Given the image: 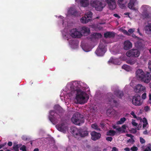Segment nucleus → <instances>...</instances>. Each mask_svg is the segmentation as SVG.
I'll use <instances>...</instances> for the list:
<instances>
[{
	"instance_id": "nucleus-1",
	"label": "nucleus",
	"mask_w": 151,
	"mask_h": 151,
	"mask_svg": "<svg viewBox=\"0 0 151 151\" xmlns=\"http://www.w3.org/2000/svg\"><path fill=\"white\" fill-rule=\"evenodd\" d=\"M77 84H78V83H76V86H74L75 88H73L72 92L75 93L76 102L77 104H84L86 102L85 100L86 93L80 89V87L77 85Z\"/></svg>"
},
{
	"instance_id": "nucleus-2",
	"label": "nucleus",
	"mask_w": 151,
	"mask_h": 151,
	"mask_svg": "<svg viewBox=\"0 0 151 151\" xmlns=\"http://www.w3.org/2000/svg\"><path fill=\"white\" fill-rule=\"evenodd\" d=\"M71 133L76 139L83 137L88 135V132L85 129L73 127L71 129Z\"/></svg>"
},
{
	"instance_id": "nucleus-3",
	"label": "nucleus",
	"mask_w": 151,
	"mask_h": 151,
	"mask_svg": "<svg viewBox=\"0 0 151 151\" xmlns=\"http://www.w3.org/2000/svg\"><path fill=\"white\" fill-rule=\"evenodd\" d=\"M73 124L77 125L80 126L84 122V119L79 113H74L71 119Z\"/></svg>"
},
{
	"instance_id": "nucleus-4",
	"label": "nucleus",
	"mask_w": 151,
	"mask_h": 151,
	"mask_svg": "<svg viewBox=\"0 0 151 151\" xmlns=\"http://www.w3.org/2000/svg\"><path fill=\"white\" fill-rule=\"evenodd\" d=\"M61 123L57 124L56 127L60 131L65 133L68 129V124L67 120L66 119L61 120Z\"/></svg>"
},
{
	"instance_id": "nucleus-5",
	"label": "nucleus",
	"mask_w": 151,
	"mask_h": 151,
	"mask_svg": "<svg viewBox=\"0 0 151 151\" xmlns=\"http://www.w3.org/2000/svg\"><path fill=\"white\" fill-rule=\"evenodd\" d=\"M91 4L93 7L95 8L96 10L99 11H102L105 6V2L104 1L95 0L93 1Z\"/></svg>"
},
{
	"instance_id": "nucleus-6",
	"label": "nucleus",
	"mask_w": 151,
	"mask_h": 151,
	"mask_svg": "<svg viewBox=\"0 0 151 151\" xmlns=\"http://www.w3.org/2000/svg\"><path fill=\"white\" fill-rule=\"evenodd\" d=\"M140 54L139 51L136 49H133L127 51L126 53V55L129 57H133L135 58L138 57Z\"/></svg>"
},
{
	"instance_id": "nucleus-7",
	"label": "nucleus",
	"mask_w": 151,
	"mask_h": 151,
	"mask_svg": "<svg viewBox=\"0 0 151 151\" xmlns=\"http://www.w3.org/2000/svg\"><path fill=\"white\" fill-rule=\"evenodd\" d=\"M106 51L105 46L100 44L95 52V53L98 56H103Z\"/></svg>"
},
{
	"instance_id": "nucleus-8",
	"label": "nucleus",
	"mask_w": 151,
	"mask_h": 151,
	"mask_svg": "<svg viewBox=\"0 0 151 151\" xmlns=\"http://www.w3.org/2000/svg\"><path fill=\"white\" fill-rule=\"evenodd\" d=\"M92 13L91 11L85 13V16L81 19V22L82 23H86L89 22L92 15Z\"/></svg>"
},
{
	"instance_id": "nucleus-9",
	"label": "nucleus",
	"mask_w": 151,
	"mask_h": 151,
	"mask_svg": "<svg viewBox=\"0 0 151 151\" xmlns=\"http://www.w3.org/2000/svg\"><path fill=\"white\" fill-rule=\"evenodd\" d=\"M70 34L71 36L75 38H80L82 35L81 32L78 31L76 29H73L70 32Z\"/></svg>"
},
{
	"instance_id": "nucleus-10",
	"label": "nucleus",
	"mask_w": 151,
	"mask_h": 151,
	"mask_svg": "<svg viewBox=\"0 0 151 151\" xmlns=\"http://www.w3.org/2000/svg\"><path fill=\"white\" fill-rule=\"evenodd\" d=\"M133 104L137 106H139L142 104L141 97L140 96H133L132 99Z\"/></svg>"
},
{
	"instance_id": "nucleus-11",
	"label": "nucleus",
	"mask_w": 151,
	"mask_h": 151,
	"mask_svg": "<svg viewBox=\"0 0 151 151\" xmlns=\"http://www.w3.org/2000/svg\"><path fill=\"white\" fill-rule=\"evenodd\" d=\"M145 73L142 69H138L136 72V77L138 80L141 81L142 79H143V77L144 76V75Z\"/></svg>"
},
{
	"instance_id": "nucleus-12",
	"label": "nucleus",
	"mask_w": 151,
	"mask_h": 151,
	"mask_svg": "<svg viewBox=\"0 0 151 151\" xmlns=\"http://www.w3.org/2000/svg\"><path fill=\"white\" fill-rule=\"evenodd\" d=\"M143 77V79H142L141 81L145 83H147L151 81V75L149 72H147L145 73L144 75V76Z\"/></svg>"
},
{
	"instance_id": "nucleus-13",
	"label": "nucleus",
	"mask_w": 151,
	"mask_h": 151,
	"mask_svg": "<svg viewBox=\"0 0 151 151\" xmlns=\"http://www.w3.org/2000/svg\"><path fill=\"white\" fill-rule=\"evenodd\" d=\"M91 139L94 141H96L99 139L101 136V134L99 133H97L94 131L92 132L91 133Z\"/></svg>"
},
{
	"instance_id": "nucleus-14",
	"label": "nucleus",
	"mask_w": 151,
	"mask_h": 151,
	"mask_svg": "<svg viewBox=\"0 0 151 151\" xmlns=\"http://www.w3.org/2000/svg\"><path fill=\"white\" fill-rule=\"evenodd\" d=\"M110 9H114L116 6L115 0H105Z\"/></svg>"
},
{
	"instance_id": "nucleus-15",
	"label": "nucleus",
	"mask_w": 151,
	"mask_h": 151,
	"mask_svg": "<svg viewBox=\"0 0 151 151\" xmlns=\"http://www.w3.org/2000/svg\"><path fill=\"white\" fill-rule=\"evenodd\" d=\"M108 95L110 96V99H109V101L113 105L115 106H118L119 103L116 100H114V96L113 95L112 93H110L108 94Z\"/></svg>"
},
{
	"instance_id": "nucleus-16",
	"label": "nucleus",
	"mask_w": 151,
	"mask_h": 151,
	"mask_svg": "<svg viewBox=\"0 0 151 151\" xmlns=\"http://www.w3.org/2000/svg\"><path fill=\"white\" fill-rule=\"evenodd\" d=\"M22 146V147L20 148V150H22V151H27L25 146L24 145H22V144H17L16 145H14L13 148L14 150H19V148Z\"/></svg>"
},
{
	"instance_id": "nucleus-17",
	"label": "nucleus",
	"mask_w": 151,
	"mask_h": 151,
	"mask_svg": "<svg viewBox=\"0 0 151 151\" xmlns=\"http://www.w3.org/2000/svg\"><path fill=\"white\" fill-rule=\"evenodd\" d=\"M144 29L146 33L149 34H151V22H147V24L145 26Z\"/></svg>"
},
{
	"instance_id": "nucleus-18",
	"label": "nucleus",
	"mask_w": 151,
	"mask_h": 151,
	"mask_svg": "<svg viewBox=\"0 0 151 151\" xmlns=\"http://www.w3.org/2000/svg\"><path fill=\"white\" fill-rule=\"evenodd\" d=\"M132 47V43L129 40H127L124 41V49L126 50H128Z\"/></svg>"
},
{
	"instance_id": "nucleus-19",
	"label": "nucleus",
	"mask_w": 151,
	"mask_h": 151,
	"mask_svg": "<svg viewBox=\"0 0 151 151\" xmlns=\"http://www.w3.org/2000/svg\"><path fill=\"white\" fill-rule=\"evenodd\" d=\"M145 89V86H142L141 84H138L135 87V91L136 93H138L141 92Z\"/></svg>"
},
{
	"instance_id": "nucleus-20",
	"label": "nucleus",
	"mask_w": 151,
	"mask_h": 151,
	"mask_svg": "<svg viewBox=\"0 0 151 151\" xmlns=\"http://www.w3.org/2000/svg\"><path fill=\"white\" fill-rule=\"evenodd\" d=\"M50 115L52 116V117H50L49 119L50 121L51 122L53 121V118H58L59 119V118H60L61 116L59 115H58V116H56V115H57V114L55 112V111L54 110L50 111Z\"/></svg>"
},
{
	"instance_id": "nucleus-21",
	"label": "nucleus",
	"mask_w": 151,
	"mask_h": 151,
	"mask_svg": "<svg viewBox=\"0 0 151 151\" xmlns=\"http://www.w3.org/2000/svg\"><path fill=\"white\" fill-rule=\"evenodd\" d=\"M115 35V33L114 32H107L104 34V37L106 38H113Z\"/></svg>"
},
{
	"instance_id": "nucleus-22",
	"label": "nucleus",
	"mask_w": 151,
	"mask_h": 151,
	"mask_svg": "<svg viewBox=\"0 0 151 151\" xmlns=\"http://www.w3.org/2000/svg\"><path fill=\"white\" fill-rule=\"evenodd\" d=\"M127 3L126 0H118L117 3L119 7L122 9H124L125 7V4Z\"/></svg>"
},
{
	"instance_id": "nucleus-23",
	"label": "nucleus",
	"mask_w": 151,
	"mask_h": 151,
	"mask_svg": "<svg viewBox=\"0 0 151 151\" xmlns=\"http://www.w3.org/2000/svg\"><path fill=\"white\" fill-rule=\"evenodd\" d=\"M114 94L119 99H122V97L124 96L123 92L120 90H116L114 92Z\"/></svg>"
},
{
	"instance_id": "nucleus-24",
	"label": "nucleus",
	"mask_w": 151,
	"mask_h": 151,
	"mask_svg": "<svg viewBox=\"0 0 151 151\" xmlns=\"http://www.w3.org/2000/svg\"><path fill=\"white\" fill-rule=\"evenodd\" d=\"M137 59L133 58L127 60L126 63L130 65H133L137 63Z\"/></svg>"
},
{
	"instance_id": "nucleus-25",
	"label": "nucleus",
	"mask_w": 151,
	"mask_h": 151,
	"mask_svg": "<svg viewBox=\"0 0 151 151\" xmlns=\"http://www.w3.org/2000/svg\"><path fill=\"white\" fill-rule=\"evenodd\" d=\"M81 31L84 35L89 34L90 32L89 28L86 27H82Z\"/></svg>"
},
{
	"instance_id": "nucleus-26",
	"label": "nucleus",
	"mask_w": 151,
	"mask_h": 151,
	"mask_svg": "<svg viewBox=\"0 0 151 151\" xmlns=\"http://www.w3.org/2000/svg\"><path fill=\"white\" fill-rule=\"evenodd\" d=\"M68 13L73 16H77L78 15V12L75 9L71 8L68 11Z\"/></svg>"
},
{
	"instance_id": "nucleus-27",
	"label": "nucleus",
	"mask_w": 151,
	"mask_h": 151,
	"mask_svg": "<svg viewBox=\"0 0 151 151\" xmlns=\"http://www.w3.org/2000/svg\"><path fill=\"white\" fill-rule=\"evenodd\" d=\"M136 1V0H130L128 4V7L130 9L135 10V9L134 7V4Z\"/></svg>"
},
{
	"instance_id": "nucleus-28",
	"label": "nucleus",
	"mask_w": 151,
	"mask_h": 151,
	"mask_svg": "<svg viewBox=\"0 0 151 151\" xmlns=\"http://www.w3.org/2000/svg\"><path fill=\"white\" fill-rule=\"evenodd\" d=\"M80 3L81 6L84 7L88 6L89 4V1L88 0H81Z\"/></svg>"
},
{
	"instance_id": "nucleus-29",
	"label": "nucleus",
	"mask_w": 151,
	"mask_h": 151,
	"mask_svg": "<svg viewBox=\"0 0 151 151\" xmlns=\"http://www.w3.org/2000/svg\"><path fill=\"white\" fill-rule=\"evenodd\" d=\"M91 127L97 131H100V129L99 128V126L96 123L92 124L91 125Z\"/></svg>"
},
{
	"instance_id": "nucleus-30",
	"label": "nucleus",
	"mask_w": 151,
	"mask_h": 151,
	"mask_svg": "<svg viewBox=\"0 0 151 151\" xmlns=\"http://www.w3.org/2000/svg\"><path fill=\"white\" fill-rule=\"evenodd\" d=\"M142 8L143 10V12H148L150 9V7L147 5H143L142 6Z\"/></svg>"
},
{
	"instance_id": "nucleus-31",
	"label": "nucleus",
	"mask_w": 151,
	"mask_h": 151,
	"mask_svg": "<svg viewBox=\"0 0 151 151\" xmlns=\"http://www.w3.org/2000/svg\"><path fill=\"white\" fill-rule=\"evenodd\" d=\"M122 68L127 71H129L131 70V68L129 66L124 64L123 65Z\"/></svg>"
},
{
	"instance_id": "nucleus-32",
	"label": "nucleus",
	"mask_w": 151,
	"mask_h": 151,
	"mask_svg": "<svg viewBox=\"0 0 151 151\" xmlns=\"http://www.w3.org/2000/svg\"><path fill=\"white\" fill-rule=\"evenodd\" d=\"M142 15L145 18H149L150 17L148 11L143 12Z\"/></svg>"
},
{
	"instance_id": "nucleus-33",
	"label": "nucleus",
	"mask_w": 151,
	"mask_h": 151,
	"mask_svg": "<svg viewBox=\"0 0 151 151\" xmlns=\"http://www.w3.org/2000/svg\"><path fill=\"white\" fill-rule=\"evenodd\" d=\"M116 132L113 130H110L107 132L106 134L107 135L114 136L115 135Z\"/></svg>"
},
{
	"instance_id": "nucleus-34",
	"label": "nucleus",
	"mask_w": 151,
	"mask_h": 151,
	"mask_svg": "<svg viewBox=\"0 0 151 151\" xmlns=\"http://www.w3.org/2000/svg\"><path fill=\"white\" fill-rule=\"evenodd\" d=\"M126 120V119L125 118L123 117L121 118L120 120L117 122V124H123Z\"/></svg>"
},
{
	"instance_id": "nucleus-35",
	"label": "nucleus",
	"mask_w": 151,
	"mask_h": 151,
	"mask_svg": "<svg viewBox=\"0 0 151 151\" xmlns=\"http://www.w3.org/2000/svg\"><path fill=\"white\" fill-rule=\"evenodd\" d=\"M93 35L95 38H101L102 37L101 34L99 33H95L93 34Z\"/></svg>"
},
{
	"instance_id": "nucleus-36",
	"label": "nucleus",
	"mask_w": 151,
	"mask_h": 151,
	"mask_svg": "<svg viewBox=\"0 0 151 151\" xmlns=\"http://www.w3.org/2000/svg\"><path fill=\"white\" fill-rule=\"evenodd\" d=\"M112 111L113 109H107L106 111V113L107 115L108 116H111L112 114Z\"/></svg>"
},
{
	"instance_id": "nucleus-37",
	"label": "nucleus",
	"mask_w": 151,
	"mask_h": 151,
	"mask_svg": "<svg viewBox=\"0 0 151 151\" xmlns=\"http://www.w3.org/2000/svg\"><path fill=\"white\" fill-rule=\"evenodd\" d=\"M131 150L132 151H137L138 150V148L135 146H133L131 148Z\"/></svg>"
},
{
	"instance_id": "nucleus-38",
	"label": "nucleus",
	"mask_w": 151,
	"mask_h": 151,
	"mask_svg": "<svg viewBox=\"0 0 151 151\" xmlns=\"http://www.w3.org/2000/svg\"><path fill=\"white\" fill-rule=\"evenodd\" d=\"M134 142V140L133 139V138H130L127 141V143H131L132 144H133Z\"/></svg>"
},
{
	"instance_id": "nucleus-39",
	"label": "nucleus",
	"mask_w": 151,
	"mask_h": 151,
	"mask_svg": "<svg viewBox=\"0 0 151 151\" xmlns=\"http://www.w3.org/2000/svg\"><path fill=\"white\" fill-rule=\"evenodd\" d=\"M140 142L142 144L145 143V140L141 137H140Z\"/></svg>"
},
{
	"instance_id": "nucleus-40",
	"label": "nucleus",
	"mask_w": 151,
	"mask_h": 151,
	"mask_svg": "<svg viewBox=\"0 0 151 151\" xmlns=\"http://www.w3.org/2000/svg\"><path fill=\"white\" fill-rule=\"evenodd\" d=\"M123 32L124 34L127 35L129 36L130 35V34L125 29L123 30Z\"/></svg>"
},
{
	"instance_id": "nucleus-41",
	"label": "nucleus",
	"mask_w": 151,
	"mask_h": 151,
	"mask_svg": "<svg viewBox=\"0 0 151 151\" xmlns=\"http://www.w3.org/2000/svg\"><path fill=\"white\" fill-rule=\"evenodd\" d=\"M132 125L134 126H137L138 125V124L135 122V120L133 119L132 122Z\"/></svg>"
},
{
	"instance_id": "nucleus-42",
	"label": "nucleus",
	"mask_w": 151,
	"mask_h": 151,
	"mask_svg": "<svg viewBox=\"0 0 151 151\" xmlns=\"http://www.w3.org/2000/svg\"><path fill=\"white\" fill-rule=\"evenodd\" d=\"M134 31V29L130 28L128 30V32L130 33H133Z\"/></svg>"
},
{
	"instance_id": "nucleus-43",
	"label": "nucleus",
	"mask_w": 151,
	"mask_h": 151,
	"mask_svg": "<svg viewBox=\"0 0 151 151\" xmlns=\"http://www.w3.org/2000/svg\"><path fill=\"white\" fill-rule=\"evenodd\" d=\"M113 139V138L111 137H106V139L108 141L111 142Z\"/></svg>"
},
{
	"instance_id": "nucleus-44",
	"label": "nucleus",
	"mask_w": 151,
	"mask_h": 151,
	"mask_svg": "<svg viewBox=\"0 0 151 151\" xmlns=\"http://www.w3.org/2000/svg\"><path fill=\"white\" fill-rule=\"evenodd\" d=\"M146 93H145L142 94V98L143 99H146Z\"/></svg>"
},
{
	"instance_id": "nucleus-45",
	"label": "nucleus",
	"mask_w": 151,
	"mask_h": 151,
	"mask_svg": "<svg viewBox=\"0 0 151 151\" xmlns=\"http://www.w3.org/2000/svg\"><path fill=\"white\" fill-rule=\"evenodd\" d=\"M130 114L132 115L133 116V117L134 118H137V116L135 115V113L134 111H132Z\"/></svg>"
},
{
	"instance_id": "nucleus-46",
	"label": "nucleus",
	"mask_w": 151,
	"mask_h": 151,
	"mask_svg": "<svg viewBox=\"0 0 151 151\" xmlns=\"http://www.w3.org/2000/svg\"><path fill=\"white\" fill-rule=\"evenodd\" d=\"M6 144V142H5L3 144L0 145V149L4 147Z\"/></svg>"
},
{
	"instance_id": "nucleus-47",
	"label": "nucleus",
	"mask_w": 151,
	"mask_h": 151,
	"mask_svg": "<svg viewBox=\"0 0 151 151\" xmlns=\"http://www.w3.org/2000/svg\"><path fill=\"white\" fill-rule=\"evenodd\" d=\"M144 110L146 111H148L150 110V108L149 106H146L145 107Z\"/></svg>"
},
{
	"instance_id": "nucleus-48",
	"label": "nucleus",
	"mask_w": 151,
	"mask_h": 151,
	"mask_svg": "<svg viewBox=\"0 0 151 151\" xmlns=\"http://www.w3.org/2000/svg\"><path fill=\"white\" fill-rule=\"evenodd\" d=\"M126 136L127 137H131V138H132L134 137V136L132 134H127Z\"/></svg>"
},
{
	"instance_id": "nucleus-49",
	"label": "nucleus",
	"mask_w": 151,
	"mask_h": 151,
	"mask_svg": "<svg viewBox=\"0 0 151 151\" xmlns=\"http://www.w3.org/2000/svg\"><path fill=\"white\" fill-rule=\"evenodd\" d=\"M118 149L115 147H113L111 151H118Z\"/></svg>"
},
{
	"instance_id": "nucleus-50",
	"label": "nucleus",
	"mask_w": 151,
	"mask_h": 151,
	"mask_svg": "<svg viewBox=\"0 0 151 151\" xmlns=\"http://www.w3.org/2000/svg\"><path fill=\"white\" fill-rule=\"evenodd\" d=\"M142 122L144 123H147V120L146 119L145 117L143 118Z\"/></svg>"
},
{
	"instance_id": "nucleus-51",
	"label": "nucleus",
	"mask_w": 151,
	"mask_h": 151,
	"mask_svg": "<svg viewBox=\"0 0 151 151\" xmlns=\"http://www.w3.org/2000/svg\"><path fill=\"white\" fill-rule=\"evenodd\" d=\"M113 15L115 17H117L119 19L120 18V17L119 16L118 14H114Z\"/></svg>"
},
{
	"instance_id": "nucleus-52",
	"label": "nucleus",
	"mask_w": 151,
	"mask_h": 151,
	"mask_svg": "<svg viewBox=\"0 0 151 151\" xmlns=\"http://www.w3.org/2000/svg\"><path fill=\"white\" fill-rule=\"evenodd\" d=\"M149 65L148 66V68L150 69V70H151V62H149Z\"/></svg>"
},
{
	"instance_id": "nucleus-53",
	"label": "nucleus",
	"mask_w": 151,
	"mask_h": 151,
	"mask_svg": "<svg viewBox=\"0 0 151 151\" xmlns=\"http://www.w3.org/2000/svg\"><path fill=\"white\" fill-rule=\"evenodd\" d=\"M147 124L148 123H144L143 125V127L144 128L146 127Z\"/></svg>"
},
{
	"instance_id": "nucleus-54",
	"label": "nucleus",
	"mask_w": 151,
	"mask_h": 151,
	"mask_svg": "<svg viewBox=\"0 0 151 151\" xmlns=\"http://www.w3.org/2000/svg\"><path fill=\"white\" fill-rule=\"evenodd\" d=\"M12 143L11 142H9L8 143V145L9 146H11L12 145Z\"/></svg>"
},
{
	"instance_id": "nucleus-55",
	"label": "nucleus",
	"mask_w": 151,
	"mask_h": 151,
	"mask_svg": "<svg viewBox=\"0 0 151 151\" xmlns=\"http://www.w3.org/2000/svg\"><path fill=\"white\" fill-rule=\"evenodd\" d=\"M116 130H117L118 131L121 132L122 131V128L120 127H119L117 128L116 129Z\"/></svg>"
},
{
	"instance_id": "nucleus-56",
	"label": "nucleus",
	"mask_w": 151,
	"mask_h": 151,
	"mask_svg": "<svg viewBox=\"0 0 151 151\" xmlns=\"http://www.w3.org/2000/svg\"><path fill=\"white\" fill-rule=\"evenodd\" d=\"M124 150L126 151H130V149L128 147H126L124 149Z\"/></svg>"
},
{
	"instance_id": "nucleus-57",
	"label": "nucleus",
	"mask_w": 151,
	"mask_h": 151,
	"mask_svg": "<svg viewBox=\"0 0 151 151\" xmlns=\"http://www.w3.org/2000/svg\"><path fill=\"white\" fill-rule=\"evenodd\" d=\"M147 148V150H148V151H151V146H148Z\"/></svg>"
},
{
	"instance_id": "nucleus-58",
	"label": "nucleus",
	"mask_w": 151,
	"mask_h": 151,
	"mask_svg": "<svg viewBox=\"0 0 151 151\" xmlns=\"http://www.w3.org/2000/svg\"><path fill=\"white\" fill-rule=\"evenodd\" d=\"M122 128L124 130L126 129V126L125 125H124L122 126Z\"/></svg>"
},
{
	"instance_id": "nucleus-59",
	"label": "nucleus",
	"mask_w": 151,
	"mask_h": 151,
	"mask_svg": "<svg viewBox=\"0 0 151 151\" xmlns=\"http://www.w3.org/2000/svg\"><path fill=\"white\" fill-rule=\"evenodd\" d=\"M132 36L134 38H137V37L134 34H132Z\"/></svg>"
},
{
	"instance_id": "nucleus-60",
	"label": "nucleus",
	"mask_w": 151,
	"mask_h": 151,
	"mask_svg": "<svg viewBox=\"0 0 151 151\" xmlns=\"http://www.w3.org/2000/svg\"><path fill=\"white\" fill-rule=\"evenodd\" d=\"M143 134H147V130H146L145 131H144L143 132Z\"/></svg>"
},
{
	"instance_id": "nucleus-61",
	"label": "nucleus",
	"mask_w": 151,
	"mask_h": 151,
	"mask_svg": "<svg viewBox=\"0 0 151 151\" xmlns=\"http://www.w3.org/2000/svg\"><path fill=\"white\" fill-rule=\"evenodd\" d=\"M137 32L140 35H141V33H140V31H139V28H138L137 29Z\"/></svg>"
},
{
	"instance_id": "nucleus-62",
	"label": "nucleus",
	"mask_w": 151,
	"mask_h": 151,
	"mask_svg": "<svg viewBox=\"0 0 151 151\" xmlns=\"http://www.w3.org/2000/svg\"><path fill=\"white\" fill-rule=\"evenodd\" d=\"M22 139L24 140H26L27 139L25 138L23 136L22 137Z\"/></svg>"
},
{
	"instance_id": "nucleus-63",
	"label": "nucleus",
	"mask_w": 151,
	"mask_h": 151,
	"mask_svg": "<svg viewBox=\"0 0 151 151\" xmlns=\"http://www.w3.org/2000/svg\"><path fill=\"white\" fill-rule=\"evenodd\" d=\"M34 151H39V150L38 148H36L34 149Z\"/></svg>"
},
{
	"instance_id": "nucleus-64",
	"label": "nucleus",
	"mask_w": 151,
	"mask_h": 151,
	"mask_svg": "<svg viewBox=\"0 0 151 151\" xmlns=\"http://www.w3.org/2000/svg\"><path fill=\"white\" fill-rule=\"evenodd\" d=\"M149 99L150 100H151V94H150L149 95Z\"/></svg>"
}]
</instances>
